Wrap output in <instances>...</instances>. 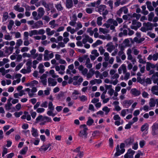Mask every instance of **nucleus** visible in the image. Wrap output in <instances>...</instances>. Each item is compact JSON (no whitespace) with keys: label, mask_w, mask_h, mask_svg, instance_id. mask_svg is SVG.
Returning a JSON list of instances; mask_svg holds the SVG:
<instances>
[{"label":"nucleus","mask_w":158,"mask_h":158,"mask_svg":"<svg viewBox=\"0 0 158 158\" xmlns=\"http://www.w3.org/2000/svg\"><path fill=\"white\" fill-rule=\"evenodd\" d=\"M52 120L50 118L46 116L40 115L36 119V123H38L40 122V125H43L47 123H51Z\"/></svg>","instance_id":"f257e3e1"},{"label":"nucleus","mask_w":158,"mask_h":158,"mask_svg":"<svg viewBox=\"0 0 158 158\" xmlns=\"http://www.w3.org/2000/svg\"><path fill=\"white\" fill-rule=\"evenodd\" d=\"M118 25V23L115 20L110 19L106 21V23H105L103 25V26L106 27L107 28L110 27L111 30H115V26Z\"/></svg>","instance_id":"f03ea898"},{"label":"nucleus","mask_w":158,"mask_h":158,"mask_svg":"<svg viewBox=\"0 0 158 158\" xmlns=\"http://www.w3.org/2000/svg\"><path fill=\"white\" fill-rule=\"evenodd\" d=\"M80 127L83 128V129L80 131L78 135L82 139L85 140L87 138L88 133L87 131L88 129L85 124L81 125Z\"/></svg>","instance_id":"7ed1b4c3"},{"label":"nucleus","mask_w":158,"mask_h":158,"mask_svg":"<svg viewBox=\"0 0 158 158\" xmlns=\"http://www.w3.org/2000/svg\"><path fill=\"white\" fill-rule=\"evenodd\" d=\"M143 27L141 28V30L144 32H146L147 31L152 30L153 27V24L149 22L144 23H143Z\"/></svg>","instance_id":"20e7f679"},{"label":"nucleus","mask_w":158,"mask_h":158,"mask_svg":"<svg viewBox=\"0 0 158 158\" xmlns=\"http://www.w3.org/2000/svg\"><path fill=\"white\" fill-rule=\"evenodd\" d=\"M98 10L100 14H102L103 17L105 19V16L108 14V11L106 9V6L104 5H101L98 7Z\"/></svg>","instance_id":"39448f33"},{"label":"nucleus","mask_w":158,"mask_h":158,"mask_svg":"<svg viewBox=\"0 0 158 158\" xmlns=\"http://www.w3.org/2000/svg\"><path fill=\"white\" fill-rule=\"evenodd\" d=\"M141 26V23L135 20H133L132 21V25L130 27L131 29L137 30V29Z\"/></svg>","instance_id":"423d86ee"},{"label":"nucleus","mask_w":158,"mask_h":158,"mask_svg":"<svg viewBox=\"0 0 158 158\" xmlns=\"http://www.w3.org/2000/svg\"><path fill=\"white\" fill-rule=\"evenodd\" d=\"M119 74L117 73L111 76V82H110V84H113L114 85H116L118 82V79L119 77Z\"/></svg>","instance_id":"0eeeda50"},{"label":"nucleus","mask_w":158,"mask_h":158,"mask_svg":"<svg viewBox=\"0 0 158 158\" xmlns=\"http://www.w3.org/2000/svg\"><path fill=\"white\" fill-rule=\"evenodd\" d=\"M152 135H155L158 134V123H154L152 126Z\"/></svg>","instance_id":"6e6552de"},{"label":"nucleus","mask_w":158,"mask_h":158,"mask_svg":"<svg viewBox=\"0 0 158 158\" xmlns=\"http://www.w3.org/2000/svg\"><path fill=\"white\" fill-rule=\"evenodd\" d=\"M55 69L56 71H59V73L60 74H63L65 72V67L64 65H60V66H56Z\"/></svg>","instance_id":"1a4fd4ad"},{"label":"nucleus","mask_w":158,"mask_h":158,"mask_svg":"<svg viewBox=\"0 0 158 158\" xmlns=\"http://www.w3.org/2000/svg\"><path fill=\"white\" fill-rule=\"evenodd\" d=\"M116 152L114 154V157H116L123 154L125 151V149H120L119 145H118L116 148Z\"/></svg>","instance_id":"9d476101"},{"label":"nucleus","mask_w":158,"mask_h":158,"mask_svg":"<svg viewBox=\"0 0 158 158\" xmlns=\"http://www.w3.org/2000/svg\"><path fill=\"white\" fill-rule=\"evenodd\" d=\"M107 50L110 52H111L115 48V46L111 42L108 43L106 45Z\"/></svg>","instance_id":"9b49d317"},{"label":"nucleus","mask_w":158,"mask_h":158,"mask_svg":"<svg viewBox=\"0 0 158 158\" xmlns=\"http://www.w3.org/2000/svg\"><path fill=\"white\" fill-rule=\"evenodd\" d=\"M135 153V151L129 149L127 153L124 156V158H133V155Z\"/></svg>","instance_id":"f8f14e48"},{"label":"nucleus","mask_w":158,"mask_h":158,"mask_svg":"<svg viewBox=\"0 0 158 158\" xmlns=\"http://www.w3.org/2000/svg\"><path fill=\"white\" fill-rule=\"evenodd\" d=\"M148 125L147 123H145L143 125L141 128V130L142 131L145 130V131L146 132V133H143L142 134V136L143 137L148 132Z\"/></svg>","instance_id":"ddd939ff"},{"label":"nucleus","mask_w":158,"mask_h":158,"mask_svg":"<svg viewBox=\"0 0 158 158\" xmlns=\"http://www.w3.org/2000/svg\"><path fill=\"white\" fill-rule=\"evenodd\" d=\"M131 93L135 96H138L141 94V91L136 88H133L131 90Z\"/></svg>","instance_id":"4468645a"},{"label":"nucleus","mask_w":158,"mask_h":158,"mask_svg":"<svg viewBox=\"0 0 158 158\" xmlns=\"http://www.w3.org/2000/svg\"><path fill=\"white\" fill-rule=\"evenodd\" d=\"M47 77V75L46 74H44L40 77V79H41L40 82H41L43 85L45 86L47 85V79L46 78Z\"/></svg>","instance_id":"2eb2a0df"},{"label":"nucleus","mask_w":158,"mask_h":158,"mask_svg":"<svg viewBox=\"0 0 158 158\" xmlns=\"http://www.w3.org/2000/svg\"><path fill=\"white\" fill-rule=\"evenodd\" d=\"M87 55H85L84 56L85 58H86V60L85 65L86 67L88 69L91 68L92 67V64L90 63V60L89 58H87Z\"/></svg>","instance_id":"dca6fc26"},{"label":"nucleus","mask_w":158,"mask_h":158,"mask_svg":"<svg viewBox=\"0 0 158 158\" xmlns=\"http://www.w3.org/2000/svg\"><path fill=\"white\" fill-rule=\"evenodd\" d=\"M155 85L152 87L151 89L152 93L153 94H155L158 95V82L157 85Z\"/></svg>","instance_id":"f3484780"},{"label":"nucleus","mask_w":158,"mask_h":158,"mask_svg":"<svg viewBox=\"0 0 158 158\" xmlns=\"http://www.w3.org/2000/svg\"><path fill=\"white\" fill-rule=\"evenodd\" d=\"M43 23L42 21L41 20H40L35 23L34 25L31 26V27L33 29L38 28L43 26Z\"/></svg>","instance_id":"a211bd4d"},{"label":"nucleus","mask_w":158,"mask_h":158,"mask_svg":"<svg viewBox=\"0 0 158 158\" xmlns=\"http://www.w3.org/2000/svg\"><path fill=\"white\" fill-rule=\"evenodd\" d=\"M146 64V69L147 71L150 70V68L154 69L156 68V66L157 65V64H156L155 65L154 64L149 62H147Z\"/></svg>","instance_id":"6ab92c4d"},{"label":"nucleus","mask_w":158,"mask_h":158,"mask_svg":"<svg viewBox=\"0 0 158 158\" xmlns=\"http://www.w3.org/2000/svg\"><path fill=\"white\" fill-rule=\"evenodd\" d=\"M51 145L50 143H48L47 145L44 144L39 149V150L40 152H42V151H45L50 146H51Z\"/></svg>","instance_id":"aec40b11"},{"label":"nucleus","mask_w":158,"mask_h":158,"mask_svg":"<svg viewBox=\"0 0 158 158\" xmlns=\"http://www.w3.org/2000/svg\"><path fill=\"white\" fill-rule=\"evenodd\" d=\"M38 17H39L40 19L44 15L45 13V11L44 9L42 7H40L39 8L38 10Z\"/></svg>","instance_id":"412c9836"},{"label":"nucleus","mask_w":158,"mask_h":158,"mask_svg":"<svg viewBox=\"0 0 158 158\" xmlns=\"http://www.w3.org/2000/svg\"><path fill=\"white\" fill-rule=\"evenodd\" d=\"M94 74V70L93 69H89L86 76L88 79L92 77Z\"/></svg>","instance_id":"4be33fe9"},{"label":"nucleus","mask_w":158,"mask_h":158,"mask_svg":"<svg viewBox=\"0 0 158 158\" xmlns=\"http://www.w3.org/2000/svg\"><path fill=\"white\" fill-rule=\"evenodd\" d=\"M46 32L48 36H51L53 35L56 31L54 30L51 31V29L49 28H47L46 29Z\"/></svg>","instance_id":"5701e85b"},{"label":"nucleus","mask_w":158,"mask_h":158,"mask_svg":"<svg viewBox=\"0 0 158 158\" xmlns=\"http://www.w3.org/2000/svg\"><path fill=\"white\" fill-rule=\"evenodd\" d=\"M102 82V81L100 79H95L94 80H91L90 81V84L92 85H94L96 83L100 84Z\"/></svg>","instance_id":"b1692460"},{"label":"nucleus","mask_w":158,"mask_h":158,"mask_svg":"<svg viewBox=\"0 0 158 158\" xmlns=\"http://www.w3.org/2000/svg\"><path fill=\"white\" fill-rule=\"evenodd\" d=\"M132 102L131 101L125 100L123 102V106L126 108H128L132 104Z\"/></svg>","instance_id":"393cba45"},{"label":"nucleus","mask_w":158,"mask_h":158,"mask_svg":"<svg viewBox=\"0 0 158 158\" xmlns=\"http://www.w3.org/2000/svg\"><path fill=\"white\" fill-rule=\"evenodd\" d=\"M49 25H50V27L52 28H54L58 26V24L55 23V20H53L50 21L49 23Z\"/></svg>","instance_id":"a878e982"},{"label":"nucleus","mask_w":158,"mask_h":158,"mask_svg":"<svg viewBox=\"0 0 158 158\" xmlns=\"http://www.w3.org/2000/svg\"><path fill=\"white\" fill-rule=\"evenodd\" d=\"M14 9L16 11L19 12H22L24 11V9L22 7H20L19 5H16L14 6Z\"/></svg>","instance_id":"bb28decb"},{"label":"nucleus","mask_w":158,"mask_h":158,"mask_svg":"<svg viewBox=\"0 0 158 158\" xmlns=\"http://www.w3.org/2000/svg\"><path fill=\"white\" fill-rule=\"evenodd\" d=\"M23 43V41L21 39H20L17 40L15 48H19V47Z\"/></svg>","instance_id":"cd10ccee"},{"label":"nucleus","mask_w":158,"mask_h":158,"mask_svg":"<svg viewBox=\"0 0 158 158\" xmlns=\"http://www.w3.org/2000/svg\"><path fill=\"white\" fill-rule=\"evenodd\" d=\"M127 59L129 60H130L132 62L133 64H134L136 62V60L135 58H134L132 56L131 54L127 55Z\"/></svg>","instance_id":"c85d7f7f"},{"label":"nucleus","mask_w":158,"mask_h":158,"mask_svg":"<svg viewBox=\"0 0 158 158\" xmlns=\"http://www.w3.org/2000/svg\"><path fill=\"white\" fill-rule=\"evenodd\" d=\"M31 132H32V136L34 137H36L38 136V133L37 130L35 129L34 128H32Z\"/></svg>","instance_id":"c756f323"},{"label":"nucleus","mask_w":158,"mask_h":158,"mask_svg":"<svg viewBox=\"0 0 158 158\" xmlns=\"http://www.w3.org/2000/svg\"><path fill=\"white\" fill-rule=\"evenodd\" d=\"M66 30L68 32H69L71 34H74L76 31L75 29L72 28L71 27L68 26L66 28Z\"/></svg>","instance_id":"7c9ffc66"},{"label":"nucleus","mask_w":158,"mask_h":158,"mask_svg":"<svg viewBox=\"0 0 158 158\" xmlns=\"http://www.w3.org/2000/svg\"><path fill=\"white\" fill-rule=\"evenodd\" d=\"M66 6L68 8H70L72 7L73 6L72 1H67L66 3Z\"/></svg>","instance_id":"2f4dec72"},{"label":"nucleus","mask_w":158,"mask_h":158,"mask_svg":"<svg viewBox=\"0 0 158 158\" xmlns=\"http://www.w3.org/2000/svg\"><path fill=\"white\" fill-rule=\"evenodd\" d=\"M147 8L150 11H153L154 10V9L153 7L151 5V3L149 1L146 2Z\"/></svg>","instance_id":"473e14b6"},{"label":"nucleus","mask_w":158,"mask_h":158,"mask_svg":"<svg viewBox=\"0 0 158 158\" xmlns=\"http://www.w3.org/2000/svg\"><path fill=\"white\" fill-rule=\"evenodd\" d=\"M156 101L153 98H151L150 99L149 105L150 107H153L155 106Z\"/></svg>","instance_id":"72a5a7b5"},{"label":"nucleus","mask_w":158,"mask_h":158,"mask_svg":"<svg viewBox=\"0 0 158 158\" xmlns=\"http://www.w3.org/2000/svg\"><path fill=\"white\" fill-rule=\"evenodd\" d=\"M49 51L47 50H46L44 51V60L45 61L48 60V55L49 54Z\"/></svg>","instance_id":"f704fd0d"},{"label":"nucleus","mask_w":158,"mask_h":158,"mask_svg":"<svg viewBox=\"0 0 158 158\" xmlns=\"http://www.w3.org/2000/svg\"><path fill=\"white\" fill-rule=\"evenodd\" d=\"M94 74L95 75L96 78L99 77L101 79H103V77L102 76V73H100L97 70L96 71H94Z\"/></svg>","instance_id":"c9c22d12"},{"label":"nucleus","mask_w":158,"mask_h":158,"mask_svg":"<svg viewBox=\"0 0 158 158\" xmlns=\"http://www.w3.org/2000/svg\"><path fill=\"white\" fill-rule=\"evenodd\" d=\"M99 132L97 131H94L92 134V136L93 138H96L99 136Z\"/></svg>","instance_id":"e433bc0d"},{"label":"nucleus","mask_w":158,"mask_h":158,"mask_svg":"<svg viewBox=\"0 0 158 158\" xmlns=\"http://www.w3.org/2000/svg\"><path fill=\"white\" fill-rule=\"evenodd\" d=\"M38 30H34L29 31V36L30 37L32 36L33 35H38Z\"/></svg>","instance_id":"4c0bfd02"},{"label":"nucleus","mask_w":158,"mask_h":158,"mask_svg":"<svg viewBox=\"0 0 158 158\" xmlns=\"http://www.w3.org/2000/svg\"><path fill=\"white\" fill-rule=\"evenodd\" d=\"M44 67V65L42 64H40L38 66V69H39V73H42L44 72V70L43 69Z\"/></svg>","instance_id":"58836bf2"},{"label":"nucleus","mask_w":158,"mask_h":158,"mask_svg":"<svg viewBox=\"0 0 158 158\" xmlns=\"http://www.w3.org/2000/svg\"><path fill=\"white\" fill-rule=\"evenodd\" d=\"M83 36L85 37V39L87 40V41L90 43H93V40L89 36L86 35H83Z\"/></svg>","instance_id":"ea45409f"},{"label":"nucleus","mask_w":158,"mask_h":158,"mask_svg":"<svg viewBox=\"0 0 158 158\" xmlns=\"http://www.w3.org/2000/svg\"><path fill=\"white\" fill-rule=\"evenodd\" d=\"M14 21L12 20H10L9 21V24L8 25L7 27L8 29L10 30H11L12 27L14 24Z\"/></svg>","instance_id":"a19ab883"},{"label":"nucleus","mask_w":158,"mask_h":158,"mask_svg":"<svg viewBox=\"0 0 158 158\" xmlns=\"http://www.w3.org/2000/svg\"><path fill=\"white\" fill-rule=\"evenodd\" d=\"M154 16V14L153 12H151L148 15V20L149 21H151L153 20V18Z\"/></svg>","instance_id":"79ce46f5"},{"label":"nucleus","mask_w":158,"mask_h":158,"mask_svg":"<svg viewBox=\"0 0 158 158\" xmlns=\"http://www.w3.org/2000/svg\"><path fill=\"white\" fill-rule=\"evenodd\" d=\"M102 44V42L100 40H98L95 43L93 44L92 46L94 48L96 47L97 45Z\"/></svg>","instance_id":"37998d69"},{"label":"nucleus","mask_w":158,"mask_h":158,"mask_svg":"<svg viewBox=\"0 0 158 158\" xmlns=\"http://www.w3.org/2000/svg\"><path fill=\"white\" fill-rule=\"evenodd\" d=\"M52 79L51 78H48V82L49 84H51L52 86H54L56 84L57 82L56 81H52Z\"/></svg>","instance_id":"c03bdc74"},{"label":"nucleus","mask_w":158,"mask_h":158,"mask_svg":"<svg viewBox=\"0 0 158 158\" xmlns=\"http://www.w3.org/2000/svg\"><path fill=\"white\" fill-rule=\"evenodd\" d=\"M73 139V138L71 135H70L69 136L68 139L66 140L65 141V143L67 145H69L71 144V141Z\"/></svg>","instance_id":"a18cd8bd"},{"label":"nucleus","mask_w":158,"mask_h":158,"mask_svg":"<svg viewBox=\"0 0 158 158\" xmlns=\"http://www.w3.org/2000/svg\"><path fill=\"white\" fill-rule=\"evenodd\" d=\"M28 150L27 147H25L23 148L20 151V153L21 154L24 155L26 154Z\"/></svg>","instance_id":"49530a36"},{"label":"nucleus","mask_w":158,"mask_h":158,"mask_svg":"<svg viewBox=\"0 0 158 158\" xmlns=\"http://www.w3.org/2000/svg\"><path fill=\"white\" fill-rule=\"evenodd\" d=\"M103 111L105 112V114L107 115L108 114L110 110V109L107 106H104L102 109Z\"/></svg>","instance_id":"de8ad7c7"},{"label":"nucleus","mask_w":158,"mask_h":158,"mask_svg":"<svg viewBox=\"0 0 158 158\" xmlns=\"http://www.w3.org/2000/svg\"><path fill=\"white\" fill-rule=\"evenodd\" d=\"M79 99L82 102L86 101L87 100V97L83 95L79 97Z\"/></svg>","instance_id":"09e8293b"},{"label":"nucleus","mask_w":158,"mask_h":158,"mask_svg":"<svg viewBox=\"0 0 158 158\" xmlns=\"http://www.w3.org/2000/svg\"><path fill=\"white\" fill-rule=\"evenodd\" d=\"M65 46V43L64 42H60L58 43L57 48L59 49L60 47L64 48Z\"/></svg>","instance_id":"8fccbe9b"},{"label":"nucleus","mask_w":158,"mask_h":158,"mask_svg":"<svg viewBox=\"0 0 158 158\" xmlns=\"http://www.w3.org/2000/svg\"><path fill=\"white\" fill-rule=\"evenodd\" d=\"M94 123V120L90 117H88V120L87 122V124L88 126H91Z\"/></svg>","instance_id":"3c124183"},{"label":"nucleus","mask_w":158,"mask_h":158,"mask_svg":"<svg viewBox=\"0 0 158 158\" xmlns=\"http://www.w3.org/2000/svg\"><path fill=\"white\" fill-rule=\"evenodd\" d=\"M12 104L11 103H7L5 106V108L6 110H9L11 109V106Z\"/></svg>","instance_id":"603ef678"},{"label":"nucleus","mask_w":158,"mask_h":158,"mask_svg":"<svg viewBox=\"0 0 158 158\" xmlns=\"http://www.w3.org/2000/svg\"><path fill=\"white\" fill-rule=\"evenodd\" d=\"M37 12L35 11H33L32 13V15L33 16L34 19L36 20H37L39 19H40L39 17H38V15L37 16Z\"/></svg>","instance_id":"864d4df0"},{"label":"nucleus","mask_w":158,"mask_h":158,"mask_svg":"<svg viewBox=\"0 0 158 158\" xmlns=\"http://www.w3.org/2000/svg\"><path fill=\"white\" fill-rule=\"evenodd\" d=\"M64 96V93L60 92L57 95L56 98L57 99H60L62 98Z\"/></svg>","instance_id":"5fc2aeb1"},{"label":"nucleus","mask_w":158,"mask_h":158,"mask_svg":"<svg viewBox=\"0 0 158 158\" xmlns=\"http://www.w3.org/2000/svg\"><path fill=\"white\" fill-rule=\"evenodd\" d=\"M9 17L8 13L5 12L3 13L2 20L3 21H6L7 19Z\"/></svg>","instance_id":"6e6d98bb"},{"label":"nucleus","mask_w":158,"mask_h":158,"mask_svg":"<svg viewBox=\"0 0 158 158\" xmlns=\"http://www.w3.org/2000/svg\"><path fill=\"white\" fill-rule=\"evenodd\" d=\"M104 56H105V57L104 59L105 61H107L109 59V54L107 52H106L104 54Z\"/></svg>","instance_id":"4d7b16f0"},{"label":"nucleus","mask_w":158,"mask_h":158,"mask_svg":"<svg viewBox=\"0 0 158 158\" xmlns=\"http://www.w3.org/2000/svg\"><path fill=\"white\" fill-rule=\"evenodd\" d=\"M54 72H54V70H52V69L49 72V73L51 75H52V77L53 78L58 77L59 76L57 75H56L54 74Z\"/></svg>","instance_id":"13d9d810"},{"label":"nucleus","mask_w":158,"mask_h":158,"mask_svg":"<svg viewBox=\"0 0 158 158\" xmlns=\"http://www.w3.org/2000/svg\"><path fill=\"white\" fill-rule=\"evenodd\" d=\"M132 49L133 53L135 55H137L139 54V51L135 48V47L132 48Z\"/></svg>","instance_id":"bf43d9fd"},{"label":"nucleus","mask_w":158,"mask_h":158,"mask_svg":"<svg viewBox=\"0 0 158 158\" xmlns=\"http://www.w3.org/2000/svg\"><path fill=\"white\" fill-rule=\"evenodd\" d=\"M102 17L100 16L98 17L97 19V23L99 26H100L102 24Z\"/></svg>","instance_id":"052dcab7"},{"label":"nucleus","mask_w":158,"mask_h":158,"mask_svg":"<svg viewBox=\"0 0 158 158\" xmlns=\"http://www.w3.org/2000/svg\"><path fill=\"white\" fill-rule=\"evenodd\" d=\"M99 31L100 32L103 33L104 34L107 33L109 32L108 30L106 29H103L102 28H100Z\"/></svg>","instance_id":"680f3d73"},{"label":"nucleus","mask_w":158,"mask_h":158,"mask_svg":"<svg viewBox=\"0 0 158 158\" xmlns=\"http://www.w3.org/2000/svg\"><path fill=\"white\" fill-rule=\"evenodd\" d=\"M122 71H123V73H125L127 72V70L126 68V66L124 64H122L120 67Z\"/></svg>","instance_id":"e2e57ef3"},{"label":"nucleus","mask_w":158,"mask_h":158,"mask_svg":"<svg viewBox=\"0 0 158 158\" xmlns=\"http://www.w3.org/2000/svg\"><path fill=\"white\" fill-rule=\"evenodd\" d=\"M42 5L46 8L48 9V10H50V4H47L44 1H43L42 2Z\"/></svg>","instance_id":"0e129e2a"},{"label":"nucleus","mask_w":158,"mask_h":158,"mask_svg":"<svg viewBox=\"0 0 158 158\" xmlns=\"http://www.w3.org/2000/svg\"><path fill=\"white\" fill-rule=\"evenodd\" d=\"M48 108L51 110H53L54 109V107L53 106V104L52 102H49L48 105Z\"/></svg>","instance_id":"69168bd1"},{"label":"nucleus","mask_w":158,"mask_h":158,"mask_svg":"<svg viewBox=\"0 0 158 158\" xmlns=\"http://www.w3.org/2000/svg\"><path fill=\"white\" fill-rule=\"evenodd\" d=\"M141 16V15L140 14L134 13L133 14L132 17L135 18L137 20H138L140 18Z\"/></svg>","instance_id":"338daca9"},{"label":"nucleus","mask_w":158,"mask_h":158,"mask_svg":"<svg viewBox=\"0 0 158 158\" xmlns=\"http://www.w3.org/2000/svg\"><path fill=\"white\" fill-rule=\"evenodd\" d=\"M91 54L93 55L96 56V57H98L99 55V53L97 52V51L96 50H92L91 52Z\"/></svg>","instance_id":"774afa93"}]
</instances>
